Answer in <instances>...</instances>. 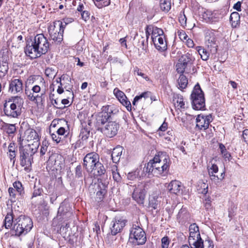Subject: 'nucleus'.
Here are the masks:
<instances>
[{"instance_id": "17", "label": "nucleus", "mask_w": 248, "mask_h": 248, "mask_svg": "<svg viewBox=\"0 0 248 248\" xmlns=\"http://www.w3.org/2000/svg\"><path fill=\"white\" fill-rule=\"evenodd\" d=\"M3 111L6 115L13 118L17 117L21 113V110L13 105L10 102H6L4 105Z\"/></svg>"}, {"instance_id": "63", "label": "nucleus", "mask_w": 248, "mask_h": 248, "mask_svg": "<svg viewBox=\"0 0 248 248\" xmlns=\"http://www.w3.org/2000/svg\"><path fill=\"white\" fill-rule=\"evenodd\" d=\"M43 190L41 188H36V187L34 186V190L32 194V197H35L38 196H40Z\"/></svg>"}, {"instance_id": "41", "label": "nucleus", "mask_w": 248, "mask_h": 248, "mask_svg": "<svg viewBox=\"0 0 248 248\" xmlns=\"http://www.w3.org/2000/svg\"><path fill=\"white\" fill-rule=\"evenodd\" d=\"M89 125H85L84 127L81 129L80 136L81 137L82 139L86 140L88 138L90 132Z\"/></svg>"}, {"instance_id": "4", "label": "nucleus", "mask_w": 248, "mask_h": 248, "mask_svg": "<svg viewBox=\"0 0 248 248\" xmlns=\"http://www.w3.org/2000/svg\"><path fill=\"white\" fill-rule=\"evenodd\" d=\"M66 23L60 21H56L48 28L49 37L51 40L57 43H61L63 40L64 30Z\"/></svg>"}, {"instance_id": "39", "label": "nucleus", "mask_w": 248, "mask_h": 248, "mask_svg": "<svg viewBox=\"0 0 248 248\" xmlns=\"http://www.w3.org/2000/svg\"><path fill=\"white\" fill-rule=\"evenodd\" d=\"M188 83V80L186 77L181 74L178 79V84L179 85V88L181 89H185L187 87Z\"/></svg>"}, {"instance_id": "28", "label": "nucleus", "mask_w": 248, "mask_h": 248, "mask_svg": "<svg viewBox=\"0 0 248 248\" xmlns=\"http://www.w3.org/2000/svg\"><path fill=\"white\" fill-rule=\"evenodd\" d=\"M105 172L106 169L104 165L99 161L93 167V170L92 172L94 175L101 176L104 174Z\"/></svg>"}, {"instance_id": "37", "label": "nucleus", "mask_w": 248, "mask_h": 248, "mask_svg": "<svg viewBox=\"0 0 248 248\" xmlns=\"http://www.w3.org/2000/svg\"><path fill=\"white\" fill-rule=\"evenodd\" d=\"M13 186L18 195L23 197L24 194V189L21 183L19 181H16L13 184Z\"/></svg>"}, {"instance_id": "8", "label": "nucleus", "mask_w": 248, "mask_h": 248, "mask_svg": "<svg viewBox=\"0 0 248 248\" xmlns=\"http://www.w3.org/2000/svg\"><path fill=\"white\" fill-rule=\"evenodd\" d=\"M9 61V51L7 48L0 51V78H3L7 73Z\"/></svg>"}, {"instance_id": "58", "label": "nucleus", "mask_w": 248, "mask_h": 248, "mask_svg": "<svg viewBox=\"0 0 248 248\" xmlns=\"http://www.w3.org/2000/svg\"><path fill=\"white\" fill-rule=\"evenodd\" d=\"M202 121L204 124H210L213 121V118L211 115H203Z\"/></svg>"}, {"instance_id": "60", "label": "nucleus", "mask_w": 248, "mask_h": 248, "mask_svg": "<svg viewBox=\"0 0 248 248\" xmlns=\"http://www.w3.org/2000/svg\"><path fill=\"white\" fill-rule=\"evenodd\" d=\"M8 192L10 197L14 199L16 198V195H18L16 191L13 187H9L8 189Z\"/></svg>"}, {"instance_id": "31", "label": "nucleus", "mask_w": 248, "mask_h": 248, "mask_svg": "<svg viewBox=\"0 0 248 248\" xmlns=\"http://www.w3.org/2000/svg\"><path fill=\"white\" fill-rule=\"evenodd\" d=\"M206 43L208 47H213L216 51L217 45L216 44V39L213 33H209V35L205 37Z\"/></svg>"}, {"instance_id": "50", "label": "nucleus", "mask_w": 248, "mask_h": 248, "mask_svg": "<svg viewBox=\"0 0 248 248\" xmlns=\"http://www.w3.org/2000/svg\"><path fill=\"white\" fill-rule=\"evenodd\" d=\"M106 190L105 189H101L96 193V198L98 199V202L102 201L104 195L106 194Z\"/></svg>"}, {"instance_id": "36", "label": "nucleus", "mask_w": 248, "mask_h": 248, "mask_svg": "<svg viewBox=\"0 0 248 248\" xmlns=\"http://www.w3.org/2000/svg\"><path fill=\"white\" fill-rule=\"evenodd\" d=\"M8 102H10V104L13 105H16V107L20 110L24 103L23 99L20 96H18L13 97L11 100Z\"/></svg>"}, {"instance_id": "30", "label": "nucleus", "mask_w": 248, "mask_h": 248, "mask_svg": "<svg viewBox=\"0 0 248 248\" xmlns=\"http://www.w3.org/2000/svg\"><path fill=\"white\" fill-rule=\"evenodd\" d=\"M16 146L14 143L11 142L8 146V152L7 153L9 158L11 161L13 162V164L14 165L16 161Z\"/></svg>"}, {"instance_id": "42", "label": "nucleus", "mask_w": 248, "mask_h": 248, "mask_svg": "<svg viewBox=\"0 0 248 248\" xmlns=\"http://www.w3.org/2000/svg\"><path fill=\"white\" fill-rule=\"evenodd\" d=\"M65 79L69 81V79L66 75H63L60 78V85L58 86V88L57 91L59 94H62L64 92V88L65 89H66V86H64V88L62 87V86L64 85V83L62 82V81H64Z\"/></svg>"}, {"instance_id": "11", "label": "nucleus", "mask_w": 248, "mask_h": 248, "mask_svg": "<svg viewBox=\"0 0 248 248\" xmlns=\"http://www.w3.org/2000/svg\"><path fill=\"white\" fill-rule=\"evenodd\" d=\"M213 159H212L207 165V170L211 181L215 183L218 182L219 181H222L225 176V172L221 173L219 176L216 175L218 171V168L217 164L213 163Z\"/></svg>"}, {"instance_id": "61", "label": "nucleus", "mask_w": 248, "mask_h": 248, "mask_svg": "<svg viewBox=\"0 0 248 248\" xmlns=\"http://www.w3.org/2000/svg\"><path fill=\"white\" fill-rule=\"evenodd\" d=\"M211 201L209 197L206 198L204 201V204L205 208L208 210L211 208Z\"/></svg>"}, {"instance_id": "54", "label": "nucleus", "mask_w": 248, "mask_h": 248, "mask_svg": "<svg viewBox=\"0 0 248 248\" xmlns=\"http://www.w3.org/2000/svg\"><path fill=\"white\" fill-rule=\"evenodd\" d=\"M75 176L76 177L78 178L82 177V168L80 165H78L76 168Z\"/></svg>"}, {"instance_id": "51", "label": "nucleus", "mask_w": 248, "mask_h": 248, "mask_svg": "<svg viewBox=\"0 0 248 248\" xmlns=\"http://www.w3.org/2000/svg\"><path fill=\"white\" fill-rule=\"evenodd\" d=\"M170 243L169 238L167 236L163 237L161 239L162 248H168Z\"/></svg>"}, {"instance_id": "64", "label": "nucleus", "mask_w": 248, "mask_h": 248, "mask_svg": "<svg viewBox=\"0 0 248 248\" xmlns=\"http://www.w3.org/2000/svg\"><path fill=\"white\" fill-rule=\"evenodd\" d=\"M242 137L244 141L248 144V129H245L243 131Z\"/></svg>"}, {"instance_id": "59", "label": "nucleus", "mask_w": 248, "mask_h": 248, "mask_svg": "<svg viewBox=\"0 0 248 248\" xmlns=\"http://www.w3.org/2000/svg\"><path fill=\"white\" fill-rule=\"evenodd\" d=\"M158 202L157 200L154 198L153 200H149V205L154 209H156L157 208Z\"/></svg>"}, {"instance_id": "23", "label": "nucleus", "mask_w": 248, "mask_h": 248, "mask_svg": "<svg viewBox=\"0 0 248 248\" xmlns=\"http://www.w3.org/2000/svg\"><path fill=\"white\" fill-rule=\"evenodd\" d=\"M102 126L98 127V129H100L106 136L111 138L116 135L118 126L117 125H102Z\"/></svg>"}, {"instance_id": "15", "label": "nucleus", "mask_w": 248, "mask_h": 248, "mask_svg": "<svg viewBox=\"0 0 248 248\" xmlns=\"http://www.w3.org/2000/svg\"><path fill=\"white\" fill-rule=\"evenodd\" d=\"M145 195V186L142 184L138 185L134 190L132 198L139 204H143Z\"/></svg>"}, {"instance_id": "27", "label": "nucleus", "mask_w": 248, "mask_h": 248, "mask_svg": "<svg viewBox=\"0 0 248 248\" xmlns=\"http://www.w3.org/2000/svg\"><path fill=\"white\" fill-rule=\"evenodd\" d=\"M123 150V147L120 146H118L113 149L111 153V158L114 163H117L119 161Z\"/></svg>"}, {"instance_id": "46", "label": "nucleus", "mask_w": 248, "mask_h": 248, "mask_svg": "<svg viewBox=\"0 0 248 248\" xmlns=\"http://www.w3.org/2000/svg\"><path fill=\"white\" fill-rule=\"evenodd\" d=\"M45 75L49 78H54L56 75V72L55 69L52 68L48 67L45 70Z\"/></svg>"}, {"instance_id": "48", "label": "nucleus", "mask_w": 248, "mask_h": 248, "mask_svg": "<svg viewBox=\"0 0 248 248\" xmlns=\"http://www.w3.org/2000/svg\"><path fill=\"white\" fill-rule=\"evenodd\" d=\"M6 131L9 134H13L16 131V125H5Z\"/></svg>"}, {"instance_id": "47", "label": "nucleus", "mask_w": 248, "mask_h": 248, "mask_svg": "<svg viewBox=\"0 0 248 248\" xmlns=\"http://www.w3.org/2000/svg\"><path fill=\"white\" fill-rule=\"evenodd\" d=\"M221 154L225 158L229 159L231 157L230 154L227 151L225 146L222 144L220 143L219 145Z\"/></svg>"}, {"instance_id": "6", "label": "nucleus", "mask_w": 248, "mask_h": 248, "mask_svg": "<svg viewBox=\"0 0 248 248\" xmlns=\"http://www.w3.org/2000/svg\"><path fill=\"white\" fill-rule=\"evenodd\" d=\"M129 239L135 245H143L146 241L145 232L139 226L133 225L130 230Z\"/></svg>"}, {"instance_id": "62", "label": "nucleus", "mask_w": 248, "mask_h": 248, "mask_svg": "<svg viewBox=\"0 0 248 248\" xmlns=\"http://www.w3.org/2000/svg\"><path fill=\"white\" fill-rule=\"evenodd\" d=\"M82 18L85 20H88L90 18V13L88 11L85 10L81 13Z\"/></svg>"}, {"instance_id": "34", "label": "nucleus", "mask_w": 248, "mask_h": 248, "mask_svg": "<svg viewBox=\"0 0 248 248\" xmlns=\"http://www.w3.org/2000/svg\"><path fill=\"white\" fill-rule=\"evenodd\" d=\"M15 222L14 221V215L12 212L7 213L5 219L4 225L6 229L11 228L13 226V224Z\"/></svg>"}, {"instance_id": "25", "label": "nucleus", "mask_w": 248, "mask_h": 248, "mask_svg": "<svg viewBox=\"0 0 248 248\" xmlns=\"http://www.w3.org/2000/svg\"><path fill=\"white\" fill-rule=\"evenodd\" d=\"M153 42L155 46V48L161 52H163L167 50V41L165 40L164 35L155 38V40H153Z\"/></svg>"}, {"instance_id": "55", "label": "nucleus", "mask_w": 248, "mask_h": 248, "mask_svg": "<svg viewBox=\"0 0 248 248\" xmlns=\"http://www.w3.org/2000/svg\"><path fill=\"white\" fill-rule=\"evenodd\" d=\"M148 93L147 92H145V93H142L141 94H140V95H139V96H136L134 99V100L132 102V104H133V106H135L136 105V102H138L139 100H140V99H141L142 97H144V98H145L146 97V95L148 94Z\"/></svg>"}, {"instance_id": "52", "label": "nucleus", "mask_w": 248, "mask_h": 248, "mask_svg": "<svg viewBox=\"0 0 248 248\" xmlns=\"http://www.w3.org/2000/svg\"><path fill=\"white\" fill-rule=\"evenodd\" d=\"M47 142L44 141L42 142V144L40 149V154L41 155H44L47 149Z\"/></svg>"}, {"instance_id": "32", "label": "nucleus", "mask_w": 248, "mask_h": 248, "mask_svg": "<svg viewBox=\"0 0 248 248\" xmlns=\"http://www.w3.org/2000/svg\"><path fill=\"white\" fill-rule=\"evenodd\" d=\"M36 81L35 83V85H36L38 87H40L41 89L42 90V94H45L46 91L47 89V84L45 81L44 78L40 76H38L36 77Z\"/></svg>"}, {"instance_id": "20", "label": "nucleus", "mask_w": 248, "mask_h": 248, "mask_svg": "<svg viewBox=\"0 0 248 248\" xmlns=\"http://www.w3.org/2000/svg\"><path fill=\"white\" fill-rule=\"evenodd\" d=\"M182 246L184 248H214V244L213 241L208 238L204 240L202 238L200 239L191 248H189L187 245H184Z\"/></svg>"}, {"instance_id": "21", "label": "nucleus", "mask_w": 248, "mask_h": 248, "mask_svg": "<svg viewBox=\"0 0 248 248\" xmlns=\"http://www.w3.org/2000/svg\"><path fill=\"white\" fill-rule=\"evenodd\" d=\"M113 93L121 103L125 106L128 110H131V103L127 100L126 95L122 91L116 88L114 89Z\"/></svg>"}, {"instance_id": "14", "label": "nucleus", "mask_w": 248, "mask_h": 248, "mask_svg": "<svg viewBox=\"0 0 248 248\" xmlns=\"http://www.w3.org/2000/svg\"><path fill=\"white\" fill-rule=\"evenodd\" d=\"M126 222V220L123 217H115L110 227L111 234L115 235L120 232L125 226Z\"/></svg>"}, {"instance_id": "53", "label": "nucleus", "mask_w": 248, "mask_h": 248, "mask_svg": "<svg viewBox=\"0 0 248 248\" xmlns=\"http://www.w3.org/2000/svg\"><path fill=\"white\" fill-rule=\"evenodd\" d=\"M38 76H30L27 79V81L26 82V86L27 87V85H29L30 84H33L35 83V82L36 81V79Z\"/></svg>"}, {"instance_id": "40", "label": "nucleus", "mask_w": 248, "mask_h": 248, "mask_svg": "<svg viewBox=\"0 0 248 248\" xmlns=\"http://www.w3.org/2000/svg\"><path fill=\"white\" fill-rule=\"evenodd\" d=\"M160 6L161 9L165 12H168L171 8L170 0H160Z\"/></svg>"}, {"instance_id": "35", "label": "nucleus", "mask_w": 248, "mask_h": 248, "mask_svg": "<svg viewBox=\"0 0 248 248\" xmlns=\"http://www.w3.org/2000/svg\"><path fill=\"white\" fill-rule=\"evenodd\" d=\"M230 22L233 27H236L240 23V15L236 12H232L230 17Z\"/></svg>"}, {"instance_id": "49", "label": "nucleus", "mask_w": 248, "mask_h": 248, "mask_svg": "<svg viewBox=\"0 0 248 248\" xmlns=\"http://www.w3.org/2000/svg\"><path fill=\"white\" fill-rule=\"evenodd\" d=\"M134 74L141 76L143 78L145 79L146 80H149V78L143 73H142L139 68L137 67L134 69Z\"/></svg>"}, {"instance_id": "57", "label": "nucleus", "mask_w": 248, "mask_h": 248, "mask_svg": "<svg viewBox=\"0 0 248 248\" xmlns=\"http://www.w3.org/2000/svg\"><path fill=\"white\" fill-rule=\"evenodd\" d=\"M54 94H51L50 96V99L52 101V104L53 105L55 106L57 108H63L64 107L63 106H59L61 104H59L58 100L57 99H54L53 98V96Z\"/></svg>"}, {"instance_id": "3", "label": "nucleus", "mask_w": 248, "mask_h": 248, "mask_svg": "<svg viewBox=\"0 0 248 248\" xmlns=\"http://www.w3.org/2000/svg\"><path fill=\"white\" fill-rule=\"evenodd\" d=\"M33 227L31 218L25 216H20L15 220L12 232L15 235H25L29 232Z\"/></svg>"}, {"instance_id": "5", "label": "nucleus", "mask_w": 248, "mask_h": 248, "mask_svg": "<svg viewBox=\"0 0 248 248\" xmlns=\"http://www.w3.org/2000/svg\"><path fill=\"white\" fill-rule=\"evenodd\" d=\"M191 99L193 109L202 110L204 108L205 104L204 93L198 83L195 86L193 90Z\"/></svg>"}, {"instance_id": "9", "label": "nucleus", "mask_w": 248, "mask_h": 248, "mask_svg": "<svg viewBox=\"0 0 248 248\" xmlns=\"http://www.w3.org/2000/svg\"><path fill=\"white\" fill-rule=\"evenodd\" d=\"M99 161L98 154L94 152L87 154L83 159V166L88 172H92L93 167Z\"/></svg>"}, {"instance_id": "33", "label": "nucleus", "mask_w": 248, "mask_h": 248, "mask_svg": "<svg viewBox=\"0 0 248 248\" xmlns=\"http://www.w3.org/2000/svg\"><path fill=\"white\" fill-rule=\"evenodd\" d=\"M66 214H71V213L68 212V207H67L64 204H61L58 209V214L56 217L57 219H64V216Z\"/></svg>"}, {"instance_id": "18", "label": "nucleus", "mask_w": 248, "mask_h": 248, "mask_svg": "<svg viewBox=\"0 0 248 248\" xmlns=\"http://www.w3.org/2000/svg\"><path fill=\"white\" fill-rule=\"evenodd\" d=\"M40 142H34L32 143H27L24 144L23 146L19 145V151L20 152L24 153L25 154H28L31 155L33 156L35 153L37 151L39 147Z\"/></svg>"}, {"instance_id": "1", "label": "nucleus", "mask_w": 248, "mask_h": 248, "mask_svg": "<svg viewBox=\"0 0 248 248\" xmlns=\"http://www.w3.org/2000/svg\"><path fill=\"white\" fill-rule=\"evenodd\" d=\"M170 159L169 156L163 152L155 155L145 167V171L156 176H166L169 172Z\"/></svg>"}, {"instance_id": "44", "label": "nucleus", "mask_w": 248, "mask_h": 248, "mask_svg": "<svg viewBox=\"0 0 248 248\" xmlns=\"http://www.w3.org/2000/svg\"><path fill=\"white\" fill-rule=\"evenodd\" d=\"M95 5L99 8L109 5L110 0H93Z\"/></svg>"}, {"instance_id": "24", "label": "nucleus", "mask_w": 248, "mask_h": 248, "mask_svg": "<svg viewBox=\"0 0 248 248\" xmlns=\"http://www.w3.org/2000/svg\"><path fill=\"white\" fill-rule=\"evenodd\" d=\"M20 153V165L22 167H25V169L31 166L33 162V156L28 154L19 152Z\"/></svg>"}, {"instance_id": "7", "label": "nucleus", "mask_w": 248, "mask_h": 248, "mask_svg": "<svg viewBox=\"0 0 248 248\" xmlns=\"http://www.w3.org/2000/svg\"><path fill=\"white\" fill-rule=\"evenodd\" d=\"M113 107L110 106L107 107V111H102L99 113L96 117L97 124H105L106 123H115V115L118 112V110H113Z\"/></svg>"}, {"instance_id": "12", "label": "nucleus", "mask_w": 248, "mask_h": 248, "mask_svg": "<svg viewBox=\"0 0 248 248\" xmlns=\"http://www.w3.org/2000/svg\"><path fill=\"white\" fill-rule=\"evenodd\" d=\"M27 88L26 86L25 94L30 101L36 102L39 100L42 101V97L45 94H42V90L40 87L34 85L31 90L27 89Z\"/></svg>"}, {"instance_id": "16", "label": "nucleus", "mask_w": 248, "mask_h": 248, "mask_svg": "<svg viewBox=\"0 0 248 248\" xmlns=\"http://www.w3.org/2000/svg\"><path fill=\"white\" fill-rule=\"evenodd\" d=\"M192 58V56L188 53L182 55L176 65L177 72L183 74L187 65L191 63Z\"/></svg>"}, {"instance_id": "19", "label": "nucleus", "mask_w": 248, "mask_h": 248, "mask_svg": "<svg viewBox=\"0 0 248 248\" xmlns=\"http://www.w3.org/2000/svg\"><path fill=\"white\" fill-rule=\"evenodd\" d=\"M9 91L13 94L21 93L23 91V82L21 79H12L9 84Z\"/></svg>"}, {"instance_id": "10", "label": "nucleus", "mask_w": 248, "mask_h": 248, "mask_svg": "<svg viewBox=\"0 0 248 248\" xmlns=\"http://www.w3.org/2000/svg\"><path fill=\"white\" fill-rule=\"evenodd\" d=\"M39 142V136L36 131L32 128L27 129L24 132V135L21 139L20 138L19 144L23 146L27 143Z\"/></svg>"}, {"instance_id": "56", "label": "nucleus", "mask_w": 248, "mask_h": 248, "mask_svg": "<svg viewBox=\"0 0 248 248\" xmlns=\"http://www.w3.org/2000/svg\"><path fill=\"white\" fill-rule=\"evenodd\" d=\"M179 21L182 26H186V17L183 13V14H181L179 17Z\"/></svg>"}, {"instance_id": "45", "label": "nucleus", "mask_w": 248, "mask_h": 248, "mask_svg": "<svg viewBox=\"0 0 248 248\" xmlns=\"http://www.w3.org/2000/svg\"><path fill=\"white\" fill-rule=\"evenodd\" d=\"M69 225L68 223L65 224L64 227H61L60 229V233L63 236V238L66 239L70 236V233H68Z\"/></svg>"}, {"instance_id": "26", "label": "nucleus", "mask_w": 248, "mask_h": 248, "mask_svg": "<svg viewBox=\"0 0 248 248\" xmlns=\"http://www.w3.org/2000/svg\"><path fill=\"white\" fill-rule=\"evenodd\" d=\"M172 101L175 108H177L178 109H185V101L182 95L174 94Z\"/></svg>"}, {"instance_id": "38", "label": "nucleus", "mask_w": 248, "mask_h": 248, "mask_svg": "<svg viewBox=\"0 0 248 248\" xmlns=\"http://www.w3.org/2000/svg\"><path fill=\"white\" fill-rule=\"evenodd\" d=\"M152 31V41L155 40V38H158L159 37H161V36H164L163 31L161 29L158 28L156 27H153Z\"/></svg>"}, {"instance_id": "43", "label": "nucleus", "mask_w": 248, "mask_h": 248, "mask_svg": "<svg viewBox=\"0 0 248 248\" xmlns=\"http://www.w3.org/2000/svg\"><path fill=\"white\" fill-rule=\"evenodd\" d=\"M198 51L199 54L201 55V57L202 60L207 61L208 59L209 53L204 48L201 46H199Z\"/></svg>"}, {"instance_id": "22", "label": "nucleus", "mask_w": 248, "mask_h": 248, "mask_svg": "<svg viewBox=\"0 0 248 248\" xmlns=\"http://www.w3.org/2000/svg\"><path fill=\"white\" fill-rule=\"evenodd\" d=\"M183 185L177 180H172L167 186L168 190L171 193L179 195L182 193Z\"/></svg>"}, {"instance_id": "2", "label": "nucleus", "mask_w": 248, "mask_h": 248, "mask_svg": "<svg viewBox=\"0 0 248 248\" xmlns=\"http://www.w3.org/2000/svg\"><path fill=\"white\" fill-rule=\"evenodd\" d=\"M49 43L44 34L36 35L33 40L29 42L25 48L27 56L31 59H35L46 54L49 48Z\"/></svg>"}, {"instance_id": "29", "label": "nucleus", "mask_w": 248, "mask_h": 248, "mask_svg": "<svg viewBox=\"0 0 248 248\" xmlns=\"http://www.w3.org/2000/svg\"><path fill=\"white\" fill-rule=\"evenodd\" d=\"M149 30L151 31V29H149V27L147 26L146 28V38H145L144 37L140 36L139 39L138 46L141 47L142 49H144L147 45V41L150 35Z\"/></svg>"}, {"instance_id": "13", "label": "nucleus", "mask_w": 248, "mask_h": 248, "mask_svg": "<svg viewBox=\"0 0 248 248\" xmlns=\"http://www.w3.org/2000/svg\"><path fill=\"white\" fill-rule=\"evenodd\" d=\"M189 236L188 237L189 248H191L197 241L202 238L199 228L196 223H193L189 227Z\"/></svg>"}]
</instances>
